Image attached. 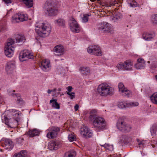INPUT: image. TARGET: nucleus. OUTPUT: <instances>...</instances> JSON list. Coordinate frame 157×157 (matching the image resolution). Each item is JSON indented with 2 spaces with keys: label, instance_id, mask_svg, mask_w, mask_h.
<instances>
[{
  "label": "nucleus",
  "instance_id": "nucleus-1",
  "mask_svg": "<svg viewBox=\"0 0 157 157\" xmlns=\"http://www.w3.org/2000/svg\"><path fill=\"white\" fill-rule=\"evenodd\" d=\"M36 33L42 37L48 36L51 32V27L50 24L44 23L40 22H37L35 25Z\"/></svg>",
  "mask_w": 157,
  "mask_h": 157
},
{
  "label": "nucleus",
  "instance_id": "nucleus-2",
  "mask_svg": "<svg viewBox=\"0 0 157 157\" xmlns=\"http://www.w3.org/2000/svg\"><path fill=\"white\" fill-rule=\"evenodd\" d=\"M98 93L101 96L112 95L114 93V89L106 84L102 83L98 87Z\"/></svg>",
  "mask_w": 157,
  "mask_h": 157
},
{
  "label": "nucleus",
  "instance_id": "nucleus-3",
  "mask_svg": "<svg viewBox=\"0 0 157 157\" xmlns=\"http://www.w3.org/2000/svg\"><path fill=\"white\" fill-rule=\"evenodd\" d=\"M52 3V0H48L45 3V12L47 15L52 16L57 14L58 9L54 7Z\"/></svg>",
  "mask_w": 157,
  "mask_h": 157
},
{
  "label": "nucleus",
  "instance_id": "nucleus-4",
  "mask_svg": "<svg viewBox=\"0 0 157 157\" xmlns=\"http://www.w3.org/2000/svg\"><path fill=\"white\" fill-rule=\"evenodd\" d=\"M91 121L92 122L94 127L98 130H102L105 128V121L103 118L98 116L94 118Z\"/></svg>",
  "mask_w": 157,
  "mask_h": 157
},
{
  "label": "nucleus",
  "instance_id": "nucleus-5",
  "mask_svg": "<svg viewBox=\"0 0 157 157\" xmlns=\"http://www.w3.org/2000/svg\"><path fill=\"white\" fill-rule=\"evenodd\" d=\"M14 41L12 39L9 38L7 40V44L4 48L5 53L6 56L11 57L13 53L14 47L13 46Z\"/></svg>",
  "mask_w": 157,
  "mask_h": 157
},
{
  "label": "nucleus",
  "instance_id": "nucleus-6",
  "mask_svg": "<svg viewBox=\"0 0 157 157\" xmlns=\"http://www.w3.org/2000/svg\"><path fill=\"white\" fill-rule=\"evenodd\" d=\"M98 28L99 30H103L105 33L113 34L114 32L113 26L106 22H103L99 23L98 25Z\"/></svg>",
  "mask_w": 157,
  "mask_h": 157
},
{
  "label": "nucleus",
  "instance_id": "nucleus-7",
  "mask_svg": "<svg viewBox=\"0 0 157 157\" xmlns=\"http://www.w3.org/2000/svg\"><path fill=\"white\" fill-rule=\"evenodd\" d=\"M88 53L97 56H101L102 52L100 47L96 45H92L90 46L87 49Z\"/></svg>",
  "mask_w": 157,
  "mask_h": 157
},
{
  "label": "nucleus",
  "instance_id": "nucleus-8",
  "mask_svg": "<svg viewBox=\"0 0 157 157\" xmlns=\"http://www.w3.org/2000/svg\"><path fill=\"white\" fill-rule=\"evenodd\" d=\"M70 21L71 22L69 23V26L71 31L75 33H79L81 30V27L76 20L73 17H71Z\"/></svg>",
  "mask_w": 157,
  "mask_h": 157
},
{
  "label": "nucleus",
  "instance_id": "nucleus-9",
  "mask_svg": "<svg viewBox=\"0 0 157 157\" xmlns=\"http://www.w3.org/2000/svg\"><path fill=\"white\" fill-rule=\"evenodd\" d=\"M117 126L119 130L124 132L130 131L131 128V126L124 121H118Z\"/></svg>",
  "mask_w": 157,
  "mask_h": 157
},
{
  "label": "nucleus",
  "instance_id": "nucleus-10",
  "mask_svg": "<svg viewBox=\"0 0 157 157\" xmlns=\"http://www.w3.org/2000/svg\"><path fill=\"white\" fill-rule=\"evenodd\" d=\"M59 128L58 127H50L47 130L48 132L46 136L49 139L54 138L56 137L57 132H59Z\"/></svg>",
  "mask_w": 157,
  "mask_h": 157
},
{
  "label": "nucleus",
  "instance_id": "nucleus-11",
  "mask_svg": "<svg viewBox=\"0 0 157 157\" xmlns=\"http://www.w3.org/2000/svg\"><path fill=\"white\" fill-rule=\"evenodd\" d=\"M28 17L26 15L18 13L12 17V21L14 23L26 21Z\"/></svg>",
  "mask_w": 157,
  "mask_h": 157
},
{
  "label": "nucleus",
  "instance_id": "nucleus-12",
  "mask_svg": "<svg viewBox=\"0 0 157 157\" xmlns=\"http://www.w3.org/2000/svg\"><path fill=\"white\" fill-rule=\"evenodd\" d=\"M33 58V54L27 50H25L21 52L19 56V58L21 61H23L28 59H32Z\"/></svg>",
  "mask_w": 157,
  "mask_h": 157
},
{
  "label": "nucleus",
  "instance_id": "nucleus-13",
  "mask_svg": "<svg viewBox=\"0 0 157 157\" xmlns=\"http://www.w3.org/2000/svg\"><path fill=\"white\" fill-rule=\"evenodd\" d=\"M2 120L5 122V123L10 127L15 128L17 127L18 125V121L17 119H9L7 116H4Z\"/></svg>",
  "mask_w": 157,
  "mask_h": 157
},
{
  "label": "nucleus",
  "instance_id": "nucleus-14",
  "mask_svg": "<svg viewBox=\"0 0 157 157\" xmlns=\"http://www.w3.org/2000/svg\"><path fill=\"white\" fill-rule=\"evenodd\" d=\"M1 145L8 150H11L13 148V142L10 140L5 139L1 142Z\"/></svg>",
  "mask_w": 157,
  "mask_h": 157
},
{
  "label": "nucleus",
  "instance_id": "nucleus-15",
  "mask_svg": "<svg viewBox=\"0 0 157 157\" xmlns=\"http://www.w3.org/2000/svg\"><path fill=\"white\" fill-rule=\"evenodd\" d=\"M80 133L86 138H90L93 136L91 131L86 126H83L81 128Z\"/></svg>",
  "mask_w": 157,
  "mask_h": 157
},
{
  "label": "nucleus",
  "instance_id": "nucleus-16",
  "mask_svg": "<svg viewBox=\"0 0 157 157\" xmlns=\"http://www.w3.org/2000/svg\"><path fill=\"white\" fill-rule=\"evenodd\" d=\"M40 67L45 72L48 71L50 66V62L48 60L46 59L43 60L39 64Z\"/></svg>",
  "mask_w": 157,
  "mask_h": 157
},
{
  "label": "nucleus",
  "instance_id": "nucleus-17",
  "mask_svg": "<svg viewBox=\"0 0 157 157\" xmlns=\"http://www.w3.org/2000/svg\"><path fill=\"white\" fill-rule=\"evenodd\" d=\"M133 65L132 62L130 60H128L124 62V71H131L132 70Z\"/></svg>",
  "mask_w": 157,
  "mask_h": 157
},
{
  "label": "nucleus",
  "instance_id": "nucleus-18",
  "mask_svg": "<svg viewBox=\"0 0 157 157\" xmlns=\"http://www.w3.org/2000/svg\"><path fill=\"white\" fill-rule=\"evenodd\" d=\"M137 61L138 62L135 65L136 69H141L145 67V63L144 59L140 58L138 59Z\"/></svg>",
  "mask_w": 157,
  "mask_h": 157
},
{
  "label": "nucleus",
  "instance_id": "nucleus-19",
  "mask_svg": "<svg viewBox=\"0 0 157 157\" xmlns=\"http://www.w3.org/2000/svg\"><path fill=\"white\" fill-rule=\"evenodd\" d=\"M59 144L55 141L50 142L48 145V148L51 150H56L58 149Z\"/></svg>",
  "mask_w": 157,
  "mask_h": 157
},
{
  "label": "nucleus",
  "instance_id": "nucleus-20",
  "mask_svg": "<svg viewBox=\"0 0 157 157\" xmlns=\"http://www.w3.org/2000/svg\"><path fill=\"white\" fill-rule=\"evenodd\" d=\"M64 49L63 47L61 45H58L56 46L54 49V51L57 53H59L57 55H61L63 53Z\"/></svg>",
  "mask_w": 157,
  "mask_h": 157
},
{
  "label": "nucleus",
  "instance_id": "nucleus-21",
  "mask_svg": "<svg viewBox=\"0 0 157 157\" xmlns=\"http://www.w3.org/2000/svg\"><path fill=\"white\" fill-rule=\"evenodd\" d=\"M11 95L13 97H16L17 98L16 101V103L18 105H21L24 103L22 98H21V95L19 94L12 93Z\"/></svg>",
  "mask_w": 157,
  "mask_h": 157
},
{
  "label": "nucleus",
  "instance_id": "nucleus-22",
  "mask_svg": "<svg viewBox=\"0 0 157 157\" xmlns=\"http://www.w3.org/2000/svg\"><path fill=\"white\" fill-rule=\"evenodd\" d=\"M97 109H94L90 110L89 114V118L90 121L94 119V118L95 117H98V116L97 115Z\"/></svg>",
  "mask_w": 157,
  "mask_h": 157
},
{
  "label": "nucleus",
  "instance_id": "nucleus-23",
  "mask_svg": "<svg viewBox=\"0 0 157 157\" xmlns=\"http://www.w3.org/2000/svg\"><path fill=\"white\" fill-rule=\"evenodd\" d=\"M39 134V132L38 130L35 129L33 130H29L27 132V134L30 137H33L36 136H37Z\"/></svg>",
  "mask_w": 157,
  "mask_h": 157
},
{
  "label": "nucleus",
  "instance_id": "nucleus-24",
  "mask_svg": "<svg viewBox=\"0 0 157 157\" xmlns=\"http://www.w3.org/2000/svg\"><path fill=\"white\" fill-rule=\"evenodd\" d=\"M22 2L28 8L32 7L33 6V0H19Z\"/></svg>",
  "mask_w": 157,
  "mask_h": 157
},
{
  "label": "nucleus",
  "instance_id": "nucleus-25",
  "mask_svg": "<svg viewBox=\"0 0 157 157\" xmlns=\"http://www.w3.org/2000/svg\"><path fill=\"white\" fill-rule=\"evenodd\" d=\"M79 71L83 75H88L90 72V70L89 68L87 67H82L79 69Z\"/></svg>",
  "mask_w": 157,
  "mask_h": 157
},
{
  "label": "nucleus",
  "instance_id": "nucleus-26",
  "mask_svg": "<svg viewBox=\"0 0 157 157\" xmlns=\"http://www.w3.org/2000/svg\"><path fill=\"white\" fill-rule=\"evenodd\" d=\"M143 38L145 40L149 41L153 38V35L148 33H144L143 35Z\"/></svg>",
  "mask_w": 157,
  "mask_h": 157
},
{
  "label": "nucleus",
  "instance_id": "nucleus-27",
  "mask_svg": "<svg viewBox=\"0 0 157 157\" xmlns=\"http://www.w3.org/2000/svg\"><path fill=\"white\" fill-rule=\"evenodd\" d=\"M56 99H52L50 100V103H52V106L54 108L59 109L60 108L59 104L57 102Z\"/></svg>",
  "mask_w": 157,
  "mask_h": 157
},
{
  "label": "nucleus",
  "instance_id": "nucleus-28",
  "mask_svg": "<svg viewBox=\"0 0 157 157\" xmlns=\"http://www.w3.org/2000/svg\"><path fill=\"white\" fill-rule=\"evenodd\" d=\"M15 66L14 64L10 62L8 63L6 66V70L8 71H10L13 70L15 68Z\"/></svg>",
  "mask_w": 157,
  "mask_h": 157
},
{
  "label": "nucleus",
  "instance_id": "nucleus-29",
  "mask_svg": "<svg viewBox=\"0 0 157 157\" xmlns=\"http://www.w3.org/2000/svg\"><path fill=\"white\" fill-rule=\"evenodd\" d=\"M16 38L17 42V43L24 42L25 40V36L22 35H17Z\"/></svg>",
  "mask_w": 157,
  "mask_h": 157
},
{
  "label": "nucleus",
  "instance_id": "nucleus-30",
  "mask_svg": "<svg viewBox=\"0 0 157 157\" xmlns=\"http://www.w3.org/2000/svg\"><path fill=\"white\" fill-rule=\"evenodd\" d=\"M56 24L59 26H64L65 24V21L62 19L59 18L55 21Z\"/></svg>",
  "mask_w": 157,
  "mask_h": 157
},
{
  "label": "nucleus",
  "instance_id": "nucleus-31",
  "mask_svg": "<svg viewBox=\"0 0 157 157\" xmlns=\"http://www.w3.org/2000/svg\"><path fill=\"white\" fill-rule=\"evenodd\" d=\"M150 99L153 103L157 104V92L154 93L151 96Z\"/></svg>",
  "mask_w": 157,
  "mask_h": 157
},
{
  "label": "nucleus",
  "instance_id": "nucleus-32",
  "mask_svg": "<svg viewBox=\"0 0 157 157\" xmlns=\"http://www.w3.org/2000/svg\"><path fill=\"white\" fill-rule=\"evenodd\" d=\"M121 93L122 96L127 97H129L132 94L131 92L127 88L125 89Z\"/></svg>",
  "mask_w": 157,
  "mask_h": 157
},
{
  "label": "nucleus",
  "instance_id": "nucleus-33",
  "mask_svg": "<svg viewBox=\"0 0 157 157\" xmlns=\"http://www.w3.org/2000/svg\"><path fill=\"white\" fill-rule=\"evenodd\" d=\"M75 155V152L71 151L66 153L64 157H74Z\"/></svg>",
  "mask_w": 157,
  "mask_h": 157
},
{
  "label": "nucleus",
  "instance_id": "nucleus-34",
  "mask_svg": "<svg viewBox=\"0 0 157 157\" xmlns=\"http://www.w3.org/2000/svg\"><path fill=\"white\" fill-rule=\"evenodd\" d=\"M52 5L54 6L55 8L57 9L58 8L60 7L61 3V2L53 0H52Z\"/></svg>",
  "mask_w": 157,
  "mask_h": 157
},
{
  "label": "nucleus",
  "instance_id": "nucleus-35",
  "mask_svg": "<svg viewBox=\"0 0 157 157\" xmlns=\"http://www.w3.org/2000/svg\"><path fill=\"white\" fill-rule=\"evenodd\" d=\"M117 3V1H115V0H113L111 2H106L105 3V6L108 7V6H114Z\"/></svg>",
  "mask_w": 157,
  "mask_h": 157
},
{
  "label": "nucleus",
  "instance_id": "nucleus-36",
  "mask_svg": "<svg viewBox=\"0 0 157 157\" xmlns=\"http://www.w3.org/2000/svg\"><path fill=\"white\" fill-rule=\"evenodd\" d=\"M101 146L110 151H112L113 150V146L112 145H110L108 144H105Z\"/></svg>",
  "mask_w": 157,
  "mask_h": 157
},
{
  "label": "nucleus",
  "instance_id": "nucleus-37",
  "mask_svg": "<svg viewBox=\"0 0 157 157\" xmlns=\"http://www.w3.org/2000/svg\"><path fill=\"white\" fill-rule=\"evenodd\" d=\"M127 104L128 103L125 102H120L118 103L117 106L120 108H124L127 107L126 106Z\"/></svg>",
  "mask_w": 157,
  "mask_h": 157
},
{
  "label": "nucleus",
  "instance_id": "nucleus-38",
  "mask_svg": "<svg viewBox=\"0 0 157 157\" xmlns=\"http://www.w3.org/2000/svg\"><path fill=\"white\" fill-rule=\"evenodd\" d=\"M17 112V110L12 109L10 110L7 116V117H9L12 116L13 117L14 116V115L15 113V112Z\"/></svg>",
  "mask_w": 157,
  "mask_h": 157
},
{
  "label": "nucleus",
  "instance_id": "nucleus-39",
  "mask_svg": "<svg viewBox=\"0 0 157 157\" xmlns=\"http://www.w3.org/2000/svg\"><path fill=\"white\" fill-rule=\"evenodd\" d=\"M117 67L119 70L124 71V62L123 63L120 62L118 63Z\"/></svg>",
  "mask_w": 157,
  "mask_h": 157
},
{
  "label": "nucleus",
  "instance_id": "nucleus-40",
  "mask_svg": "<svg viewBox=\"0 0 157 157\" xmlns=\"http://www.w3.org/2000/svg\"><path fill=\"white\" fill-rule=\"evenodd\" d=\"M139 105V103L138 102H130L127 104L126 106L127 107H133L137 106Z\"/></svg>",
  "mask_w": 157,
  "mask_h": 157
},
{
  "label": "nucleus",
  "instance_id": "nucleus-41",
  "mask_svg": "<svg viewBox=\"0 0 157 157\" xmlns=\"http://www.w3.org/2000/svg\"><path fill=\"white\" fill-rule=\"evenodd\" d=\"M118 87L119 91L120 92H121L122 91H123V90H124L125 89H126V88H125L124 87V86L123 84L121 82H120L119 84Z\"/></svg>",
  "mask_w": 157,
  "mask_h": 157
},
{
  "label": "nucleus",
  "instance_id": "nucleus-42",
  "mask_svg": "<svg viewBox=\"0 0 157 157\" xmlns=\"http://www.w3.org/2000/svg\"><path fill=\"white\" fill-rule=\"evenodd\" d=\"M129 4L131 7H135L137 6V3L134 0H129Z\"/></svg>",
  "mask_w": 157,
  "mask_h": 157
},
{
  "label": "nucleus",
  "instance_id": "nucleus-43",
  "mask_svg": "<svg viewBox=\"0 0 157 157\" xmlns=\"http://www.w3.org/2000/svg\"><path fill=\"white\" fill-rule=\"evenodd\" d=\"M18 153L21 154L22 155V157H27V152L26 150H22L20 152Z\"/></svg>",
  "mask_w": 157,
  "mask_h": 157
},
{
  "label": "nucleus",
  "instance_id": "nucleus-44",
  "mask_svg": "<svg viewBox=\"0 0 157 157\" xmlns=\"http://www.w3.org/2000/svg\"><path fill=\"white\" fill-rule=\"evenodd\" d=\"M151 68L152 69H154L157 68V60L153 62L151 64Z\"/></svg>",
  "mask_w": 157,
  "mask_h": 157
},
{
  "label": "nucleus",
  "instance_id": "nucleus-45",
  "mask_svg": "<svg viewBox=\"0 0 157 157\" xmlns=\"http://www.w3.org/2000/svg\"><path fill=\"white\" fill-rule=\"evenodd\" d=\"M73 134L74 133H73V134H71L68 135V139L70 141L72 142L75 140V137Z\"/></svg>",
  "mask_w": 157,
  "mask_h": 157
},
{
  "label": "nucleus",
  "instance_id": "nucleus-46",
  "mask_svg": "<svg viewBox=\"0 0 157 157\" xmlns=\"http://www.w3.org/2000/svg\"><path fill=\"white\" fill-rule=\"evenodd\" d=\"M89 15L88 14H84L82 17V21L83 22H87L88 20V17Z\"/></svg>",
  "mask_w": 157,
  "mask_h": 157
},
{
  "label": "nucleus",
  "instance_id": "nucleus-47",
  "mask_svg": "<svg viewBox=\"0 0 157 157\" xmlns=\"http://www.w3.org/2000/svg\"><path fill=\"white\" fill-rule=\"evenodd\" d=\"M137 141L138 142V145L140 147H143L144 146V141H140L138 139L137 140Z\"/></svg>",
  "mask_w": 157,
  "mask_h": 157
},
{
  "label": "nucleus",
  "instance_id": "nucleus-48",
  "mask_svg": "<svg viewBox=\"0 0 157 157\" xmlns=\"http://www.w3.org/2000/svg\"><path fill=\"white\" fill-rule=\"evenodd\" d=\"M156 131V128L155 126H153L151 129V132L152 134H155Z\"/></svg>",
  "mask_w": 157,
  "mask_h": 157
},
{
  "label": "nucleus",
  "instance_id": "nucleus-49",
  "mask_svg": "<svg viewBox=\"0 0 157 157\" xmlns=\"http://www.w3.org/2000/svg\"><path fill=\"white\" fill-rule=\"evenodd\" d=\"M67 94L70 96V98L71 99H73L75 97V93L73 92H71V93H67Z\"/></svg>",
  "mask_w": 157,
  "mask_h": 157
},
{
  "label": "nucleus",
  "instance_id": "nucleus-50",
  "mask_svg": "<svg viewBox=\"0 0 157 157\" xmlns=\"http://www.w3.org/2000/svg\"><path fill=\"white\" fill-rule=\"evenodd\" d=\"M19 111L17 110V112H16L15 113L14 115V116L13 117V119L17 120L18 117L19 116Z\"/></svg>",
  "mask_w": 157,
  "mask_h": 157
},
{
  "label": "nucleus",
  "instance_id": "nucleus-51",
  "mask_svg": "<svg viewBox=\"0 0 157 157\" xmlns=\"http://www.w3.org/2000/svg\"><path fill=\"white\" fill-rule=\"evenodd\" d=\"M152 22L154 24H157V14L155 15L152 20Z\"/></svg>",
  "mask_w": 157,
  "mask_h": 157
},
{
  "label": "nucleus",
  "instance_id": "nucleus-52",
  "mask_svg": "<svg viewBox=\"0 0 157 157\" xmlns=\"http://www.w3.org/2000/svg\"><path fill=\"white\" fill-rule=\"evenodd\" d=\"M67 89L68 91L67 93H70L72 89V87L71 86H69L67 87Z\"/></svg>",
  "mask_w": 157,
  "mask_h": 157
},
{
  "label": "nucleus",
  "instance_id": "nucleus-53",
  "mask_svg": "<svg viewBox=\"0 0 157 157\" xmlns=\"http://www.w3.org/2000/svg\"><path fill=\"white\" fill-rule=\"evenodd\" d=\"M4 2L6 4L11 3L12 2V0H3Z\"/></svg>",
  "mask_w": 157,
  "mask_h": 157
},
{
  "label": "nucleus",
  "instance_id": "nucleus-54",
  "mask_svg": "<svg viewBox=\"0 0 157 157\" xmlns=\"http://www.w3.org/2000/svg\"><path fill=\"white\" fill-rule=\"evenodd\" d=\"M78 108H79L78 105V104H76L74 107V109H75V111H77L78 110Z\"/></svg>",
  "mask_w": 157,
  "mask_h": 157
},
{
  "label": "nucleus",
  "instance_id": "nucleus-55",
  "mask_svg": "<svg viewBox=\"0 0 157 157\" xmlns=\"http://www.w3.org/2000/svg\"><path fill=\"white\" fill-rule=\"evenodd\" d=\"M14 157H22V155L18 153H16L14 154Z\"/></svg>",
  "mask_w": 157,
  "mask_h": 157
},
{
  "label": "nucleus",
  "instance_id": "nucleus-56",
  "mask_svg": "<svg viewBox=\"0 0 157 157\" xmlns=\"http://www.w3.org/2000/svg\"><path fill=\"white\" fill-rule=\"evenodd\" d=\"M52 92V90H50V89H48V90L47 92L48 94H50L51 92Z\"/></svg>",
  "mask_w": 157,
  "mask_h": 157
},
{
  "label": "nucleus",
  "instance_id": "nucleus-57",
  "mask_svg": "<svg viewBox=\"0 0 157 157\" xmlns=\"http://www.w3.org/2000/svg\"><path fill=\"white\" fill-rule=\"evenodd\" d=\"M117 16H116V17H114L113 18H112V19L113 20H115V19H118V18L117 17Z\"/></svg>",
  "mask_w": 157,
  "mask_h": 157
},
{
  "label": "nucleus",
  "instance_id": "nucleus-58",
  "mask_svg": "<svg viewBox=\"0 0 157 157\" xmlns=\"http://www.w3.org/2000/svg\"><path fill=\"white\" fill-rule=\"evenodd\" d=\"M51 90H52V92H56V88H54V89Z\"/></svg>",
  "mask_w": 157,
  "mask_h": 157
},
{
  "label": "nucleus",
  "instance_id": "nucleus-59",
  "mask_svg": "<svg viewBox=\"0 0 157 157\" xmlns=\"http://www.w3.org/2000/svg\"><path fill=\"white\" fill-rule=\"evenodd\" d=\"M61 90V89L60 88H58L57 89V91H60Z\"/></svg>",
  "mask_w": 157,
  "mask_h": 157
},
{
  "label": "nucleus",
  "instance_id": "nucleus-60",
  "mask_svg": "<svg viewBox=\"0 0 157 157\" xmlns=\"http://www.w3.org/2000/svg\"><path fill=\"white\" fill-rule=\"evenodd\" d=\"M155 78L156 79V80H157V75L155 76Z\"/></svg>",
  "mask_w": 157,
  "mask_h": 157
},
{
  "label": "nucleus",
  "instance_id": "nucleus-61",
  "mask_svg": "<svg viewBox=\"0 0 157 157\" xmlns=\"http://www.w3.org/2000/svg\"><path fill=\"white\" fill-rule=\"evenodd\" d=\"M90 1H92V2H94V1L95 0H90Z\"/></svg>",
  "mask_w": 157,
  "mask_h": 157
},
{
  "label": "nucleus",
  "instance_id": "nucleus-62",
  "mask_svg": "<svg viewBox=\"0 0 157 157\" xmlns=\"http://www.w3.org/2000/svg\"><path fill=\"white\" fill-rule=\"evenodd\" d=\"M147 63H150V62L149 61H148L147 62Z\"/></svg>",
  "mask_w": 157,
  "mask_h": 157
},
{
  "label": "nucleus",
  "instance_id": "nucleus-63",
  "mask_svg": "<svg viewBox=\"0 0 157 157\" xmlns=\"http://www.w3.org/2000/svg\"><path fill=\"white\" fill-rule=\"evenodd\" d=\"M15 92V90H13V92Z\"/></svg>",
  "mask_w": 157,
  "mask_h": 157
}]
</instances>
